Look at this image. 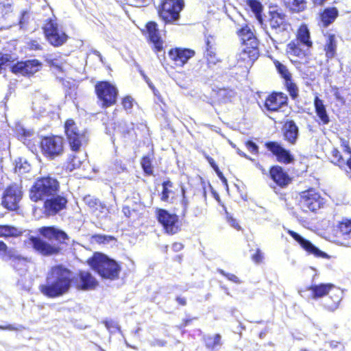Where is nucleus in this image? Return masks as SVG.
I'll return each instance as SVG.
<instances>
[{
  "instance_id": "nucleus-33",
  "label": "nucleus",
  "mask_w": 351,
  "mask_h": 351,
  "mask_svg": "<svg viewBox=\"0 0 351 351\" xmlns=\"http://www.w3.org/2000/svg\"><path fill=\"white\" fill-rule=\"evenodd\" d=\"M333 287L334 285L332 284H320L312 286L310 290L311 291L313 298L317 299L328 294Z\"/></svg>"
},
{
  "instance_id": "nucleus-48",
  "label": "nucleus",
  "mask_w": 351,
  "mask_h": 351,
  "mask_svg": "<svg viewBox=\"0 0 351 351\" xmlns=\"http://www.w3.org/2000/svg\"><path fill=\"white\" fill-rule=\"evenodd\" d=\"M114 238L108 235L96 234L92 237V242L99 244H107L114 241Z\"/></svg>"
},
{
  "instance_id": "nucleus-4",
  "label": "nucleus",
  "mask_w": 351,
  "mask_h": 351,
  "mask_svg": "<svg viewBox=\"0 0 351 351\" xmlns=\"http://www.w3.org/2000/svg\"><path fill=\"white\" fill-rule=\"evenodd\" d=\"M65 133L73 151H77L88 142L87 132L80 130L72 119H68L64 125Z\"/></svg>"
},
{
  "instance_id": "nucleus-19",
  "label": "nucleus",
  "mask_w": 351,
  "mask_h": 351,
  "mask_svg": "<svg viewBox=\"0 0 351 351\" xmlns=\"http://www.w3.org/2000/svg\"><path fill=\"white\" fill-rule=\"evenodd\" d=\"M148 38L157 51H160L163 48V40L161 32L155 22H149L146 25Z\"/></svg>"
},
{
  "instance_id": "nucleus-41",
  "label": "nucleus",
  "mask_w": 351,
  "mask_h": 351,
  "mask_svg": "<svg viewBox=\"0 0 351 351\" xmlns=\"http://www.w3.org/2000/svg\"><path fill=\"white\" fill-rule=\"evenodd\" d=\"M283 2L287 8L294 12H300L305 8L304 0H283Z\"/></svg>"
},
{
  "instance_id": "nucleus-34",
  "label": "nucleus",
  "mask_w": 351,
  "mask_h": 351,
  "mask_svg": "<svg viewBox=\"0 0 351 351\" xmlns=\"http://www.w3.org/2000/svg\"><path fill=\"white\" fill-rule=\"evenodd\" d=\"M298 129L295 123L291 121L285 125V137L291 143H294L297 139Z\"/></svg>"
},
{
  "instance_id": "nucleus-5",
  "label": "nucleus",
  "mask_w": 351,
  "mask_h": 351,
  "mask_svg": "<svg viewBox=\"0 0 351 351\" xmlns=\"http://www.w3.org/2000/svg\"><path fill=\"white\" fill-rule=\"evenodd\" d=\"M184 5L183 0H162L159 10L160 16L166 23H175L178 21Z\"/></svg>"
},
{
  "instance_id": "nucleus-11",
  "label": "nucleus",
  "mask_w": 351,
  "mask_h": 351,
  "mask_svg": "<svg viewBox=\"0 0 351 351\" xmlns=\"http://www.w3.org/2000/svg\"><path fill=\"white\" fill-rule=\"evenodd\" d=\"M300 203L304 211L314 212L321 208L324 202L318 193L314 190H308L302 193Z\"/></svg>"
},
{
  "instance_id": "nucleus-21",
  "label": "nucleus",
  "mask_w": 351,
  "mask_h": 351,
  "mask_svg": "<svg viewBox=\"0 0 351 351\" xmlns=\"http://www.w3.org/2000/svg\"><path fill=\"white\" fill-rule=\"evenodd\" d=\"M267 147L275 156L279 162L283 163H290L293 161V158L289 151L284 149L280 145L275 142H270L266 144Z\"/></svg>"
},
{
  "instance_id": "nucleus-18",
  "label": "nucleus",
  "mask_w": 351,
  "mask_h": 351,
  "mask_svg": "<svg viewBox=\"0 0 351 351\" xmlns=\"http://www.w3.org/2000/svg\"><path fill=\"white\" fill-rule=\"evenodd\" d=\"M194 55L195 51L189 49L176 48L171 49L169 52L170 59L178 66H183Z\"/></svg>"
},
{
  "instance_id": "nucleus-31",
  "label": "nucleus",
  "mask_w": 351,
  "mask_h": 351,
  "mask_svg": "<svg viewBox=\"0 0 351 351\" xmlns=\"http://www.w3.org/2000/svg\"><path fill=\"white\" fill-rule=\"evenodd\" d=\"M304 47L310 49L313 43L310 38V32L306 25H301L298 31L297 39Z\"/></svg>"
},
{
  "instance_id": "nucleus-57",
  "label": "nucleus",
  "mask_w": 351,
  "mask_h": 351,
  "mask_svg": "<svg viewBox=\"0 0 351 351\" xmlns=\"http://www.w3.org/2000/svg\"><path fill=\"white\" fill-rule=\"evenodd\" d=\"M218 271L221 274H222L223 276L226 277L229 280H230L233 282H235V283H240V281H239L238 277L236 276L234 274L226 273L222 269H219Z\"/></svg>"
},
{
  "instance_id": "nucleus-23",
  "label": "nucleus",
  "mask_w": 351,
  "mask_h": 351,
  "mask_svg": "<svg viewBox=\"0 0 351 351\" xmlns=\"http://www.w3.org/2000/svg\"><path fill=\"white\" fill-rule=\"evenodd\" d=\"M39 233L49 240L64 243L68 239L67 234L54 227H43L38 229Z\"/></svg>"
},
{
  "instance_id": "nucleus-51",
  "label": "nucleus",
  "mask_w": 351,
  "mask_h": 351,
  "mask_svg": "<svg viewBox=\"0 0 351 351\" xmlns=\"http://www.w3.org/2000/svg\"><path fill=\"white\" fill-rule=\"evenodd\" d=\"M286 86L287 88L293 98H295L298 94V89L296 85L292 82L291 79L289 80H287Z\"/></svg>"
},
{
  "instance_id": "nucleus-40",
  "label": "nucleus",
  "mask_w": 351,
  "mask_h": 351,
  "mask_svg": "<svg viewBox=\"0 0 351 351\" xmlns=\"http://www.w3.org/2000/svg\"><path fill=\"white\" fill-rule=\"evenodd\" d=\"M337 237L348 235L351 232V219H343L337 226Z\"/></svg>"
},
{
  "instance_id": "nucleus-39",
  "label": "nucleus",
  "mask_w": 351,
  "mask_h": 351,
  "mask_svg": "<svg viewBox=\"0 0 351 351\" xmlns=\"http://www.w3.org/2000/svg\"><path fill=\"white\" fill-rule=\"evenodd\" d=\"M247 5L250 7L252 12L255 14V16L258 21L262 24V11L263 6L261 3L257 0H248Z\"/></svg>"
},
{
  "instance_id": "nucleus-8",
  "label": "nucleus",
  "mask_w": 351,
  "mask_h": 351,
  "mask_svg": "<svg viewBox=\"0 0 351 351\" xmlns=\"http://www.w3.org/2000/svg\"><path fill=\"white\" fill-rule=\"evenodd\" d=\"M63 145V138L58 136H47L40 141V147L43 154L51 158L62 154Z\"/></svg>"
},
{
  "instance_id": "nucleus-45",
  "label": "nucleus",
  "mask_w": 351,
  "mask_h": 351,
  "mask_svg": "<svg viewBox=\"0 0 351 351\" xmlns=\"http://www.w3.org/2000/svg\"><path fill=\"white\" fill-rule=\"evenodd\" d=\"M274 64H275V66H276L278 73L285 80V81L289 80L291 79V74L289 71V70H288V69L287 68L286 66H285L284 64H281L278 61H276L274 62Z\"/></svg>"
},
{
  "instance_id": "nucleus-50",
  "label": "nucleus",
  "mask_w": 351,
  "mask_h": 351,
  "mask_svg": "<svg viewBox=\"0 0 351 351\" xmlns=\"http://www.w3.org/2000/svg\"><path fill=\"white\" fill-rule=\"evenodd\" d=\"M331 154L332 158V162L339 166H342L344 165V160L343 159L340 152L337 149H334L332 151Z\"/></svg>"
},
{
  "instance_id": "nucleus-2",
  "label": "nucleus",
  "mask_w": 351,
  "mask_h": 351,
  "mask_svg": "<svg viewBox=\"0 0 351 351\" xmlns=\"http://www.w3.org/2000/svg\"><path fill=\"white\" fill-rule=\"evenodd\" d=\"M88 264L104 278L114 280L119 277V265L116 261L103 254L95 253L93 258L88 260Z\"/></svg>"
},
{
  "instance_id": "nucleus-36",
  "label": "nucleus",
  "mask_w": 351,
  "mask_h": 351,
  "mask_svg": "<svg viewBox=\"0 0 351 351\" xmlns=\"http://www.w3.org/2000/svg\"><path fill=\"white\" fill-rule=\"evenodd\" d=\"M173 184L170 181L164 182L162 184V191L161 200L170 202L174 197V192L172 190Z\"/></svg>"
},
{
  "instance_id": "nucleus-26",
  "label": "nucleus",
  "mask_w": 351,
  "mask_h": 351,
  "mask_svg": "<svg viewBox=\"0 0 351 351\" xmlns=\"http://www.w3.org/2000/svg\"><path fill=\"white\" fill-rule=\"evenodd\" d=\"M204 59L209 67L216 65L221 62L220 58L216 52V47L214 43L209 39L206 40V49L204 52Z\"/></svg>"
},
{
  "instance_id": "nucleus-47",
  "label": "nucleus",
  "mask_w": 351,
  "mask_h": 351,
  "mask_svg": "<svg viewBox=\"0 0 351 351\" xmlns=\"http://www.w3.org/2000/svg\"><path fill=\"white\" fill-rule=\"evenodd\" d=\"M239 35L241 37V39L243 42L247 40H251L252 39H254V34L251 29V28L246 25L242 27L239 31Z\"/></svg>"
},
{
  "instance_id": "nucleus-10",
  "label": "nucleus",
  "mask_w": 351,
  "mask_h": 351,
  "mask_svg": "<svg viewBox=\"0 0 351 351\" xmlns=\"http://www.w3.org/2000/svg\"><path fill=\"white\" fill-rule=\"evenodd\" d=\"M22 196L21 187L16 184H12L5 190L2 197V205L8 210H16L19 208Z\"/></svg>"
},
{
  "instance_id": "nucleus-25",
  "label": "nucleus",
  "mask_w": 351,
  "mask_h": 351,
  "mask_svg": "<svg viewBox=\"0 0 351 351\" xmlns=\"http://www.w3.org/2000/svg\"><path fill=\"white\" fill-rule=\"evenodd\" d=\"M288 233L308 253L315 256H323L324 255V252L314 246L310 241L302 238L298 233L289 230H288Z\"/></svg>"
},
{
  "instance_id": "nucleus-27",
  "label": "nucleus",
  "mask_w": 351,
  "mask_h": 351,
  "mask_svg": "<svg viewBox=\"0 0 351 351\" xmlns=\"http://www.w3.org/2000/svg\"><path fill=\"white\" fill-rule=\"evenodd\" d=\"M271 178L279 186H284L290 182L287 173L279 166L273 167L270 170Z\"/></svg>"
},
{
  "instance_id": "nucleus-52",
  "label": "nucleus",
  "mask_w": 351,
  "mask_h": 351,
  "mask_svg": "<svg viewBox=\"0 0 351 351\" xmlns=\"http://www.w3.org/2000/svg\"><path fill=\"white\" fill-rule=\"evenodd\" d=\"M141 165L147 174H151L152 173L151 161L149 158L144 157L141 160Z\"/></svg>"
},
{
  "instance_id": "nucleus-15",
  "label": "nucleus",
  "mask_w": 351,
  "mask_h": 351,
  "mask_svg": "<svg viewBox=\"0 0 351 351\" xmlns=\"http://www.w3.org/2000/svg\"><path fill=\"white\" fill-rule=\"evenodd\" d=\"M258 57V50L256 47H250L247 45L243 47L242 51L236 56L237 64L239 66L248 67Z\"/></svg>"
},
{
  "instance_id": "nucleus-29",
  "label": "nucleus",
  "mask_w": 351,
  "mask_h": 351,
  "mask_svg": "<svg viewBox=\"0 0 351 351\" xmlns=\"http://www.w3.org/2000/svg\"><path fill=\"white\" fill-rule=\"evenodd\" d=\"M325 51L326 56L328 58L335 57L338 43V37L335 34H329L326 36Z\"/></svg>"
},
{
  "instance_id": "nucleus-37",
  "label": "nucleus",
  "mask_w": 351,
  "mask_h": 351,
  "mask_svg": "<svg viewBox=\"0 0 351 351\" xmlns=\"http://www.w3.org/2000/svg\"><path fill=\"white\" fill-rule=\"evenodd\" d=\"M80 276L84 289H92L97 285L96 280L90 273L87 271H81Z\"/></svg>"
},
{
  "instance_id": "nucleus-9",
  "label": "nucleus",
  "mask_w": 351,
  "mask_h": 351,
  "mask_svg": "<svg viewBox=\"0 0 351 351\" xmlns=\"http://www.w3.org/2000/svg\"><path fill=\"white\" fill-rule=\"evenodd\" d=\"M157 218L168 234H175L181 229V223L176 214H171L164 209H158Z\"/></svg>"
},
{
  "instance_id": "nucleus-44",
  "label": "nucleus",
  "mask_w": 351,
  "mask_h": 351,
  "mask_svg": "<svg viewBox=\"0 0 351 351\" xmlns=\"http://www.w3.org/2000/svg\"><path fill=\"white\" fill-rule=\"evenodd\" d=\"M14 169L16 173L19 174H23L29 171L30 165L25 160L19 158V160H16Z\"/></svg>"
},
{
  "instance_id": "nucleus-38",
  "label": "nucleus",
  "mask_w": 351,
  "mask_h": 351,
  "mask_svg": "<svg viewBox=\"0 0 351 351\" xmlns=\"http://www.w3.org/2000/svg\"><path fill=\"white\" fill-rule=\"evenodd\" d=\"M338 12L336 8H328L324 10L321 15L322 21L324 26L332 23L337 16Z\"/></svg>"
},
{
  "instance_id": "nucleus-61",
  "label": "nucleus",
  "mask_w": 351,
  "mask_h": 351,
  "mask_svg": "<svg viewBox=\"0 0 351 351\" xmlns=\"http://www.w3.org/2000/svg\"><path fill=\"white\" fill-rule=\"evenodd\" d=\"M114 168H115V171H117V173L121 172V171H123L125 169V167H124V165H123L121 164V162H116L114 163Z\"/></svg>"
},
{
  "instance_id": "nucleus-24",
  "label": "nucleus",
  "mask_w": 351,
  "mask_h": 351,
  "mask_svg": "<svg viewBox=\"0 0 351 351\" xmlns=\"http://www.w3.org/2000/svg\"><path fill=\"white\" fill-rule=\"evenodd\" d=\"M329 296L324 300V306L328 311L336 310L343 297V291L334 286L328 293Z\"/></svg>"
},
{
  "instance_id": "nucleus-54",
  "label": "nucleus",
  "mask_w": 351,
  "mask_h": 351,
  "mask_svg": "<svg viewBox=\"0 0 351 351\" xmlns=\"http://www.w3.org/2000/svg\"><path fill=\"white\" fill-rule=\"evenodd\" d=\"M181 192L182 195V199L181 201V205L182 206V213L183 215H185L189 206V200L185 195L186 191L183 186L181 187Z\"/></svg>"
},
{
  "instance_id": "nucleus-46",
  "label": "nucleus",
  "mask_w": 351,
  "mask_h": 351,
  "mask_svg": "<svg viewBox=\"0 0 351 351\" xmlns=\"http://www.w3.org/2000/svg\"><path fill=\"white\" fill-rule=\"evenodd\" d=\"M206 345L209 348H216L221 345V336L215 335L213 337H208L206 339Z\"/></svg>"
},
{
  "instance_id": "nucleus-43",
  "label": "nucleus",
  "mask_w": 351,
  "mask_h": 351,
  "mask_svg": "<svg viewBox=\"0 0 351 351\" xmlns=\"http://www.w3.org/2000/svg\"><path fill=\"white\" fill-rule=\"evenodd\" d=\"M21 231L13 226H0V237H16Z\"/></svg>"
},
{
  "instance_id": "nucleus-3",
  "label": "nucleus",
  "mask_w": 351,
  "mask_h": 351,
  "mask_svg": "<svg viewBox=\"0 0 351 351\" xmlns=\"http://www.w3.org/2000/svg\"><path fill=\"white\" fill-rule=\"evenodd\" d=\"M59 189V183L51 177L38 178L30 189L29 197L34 202L53 197Z\"/></svg>"
},
{
  "instance_id": "nucleus-30",
  "label": "nucleus",
  "mask_w": 351,
  "mask_h": 351,
  "mask_svg": "<svg viewBox=\"0 0 351 351\" xmlns=\"http://www.w3.org/2000/svg\"><path fill=\"white\" fill-rule=\"evenodd\" d=\"M0 10H2L8 18V23L1 28H9L12 26L15 22L13 20L14 15L12 13V1L11 0H0Z\"/></svg>"
},
{
  "instance_id": "nucleus-42",
  "label": "nucleus",
  "mask_w": 351,
  "mask_h": 351,
  "mask_svg": "<svg viewBox=\"0 0 351 351\" xmlns=\"http://www.w3.org/2000/svg\"><path fill=\"white\" fill-rule=\"evenodd\" d=\"M12 264L16 269H21L26 265V259L20 255L12 254L11 251L8 252Z\"/></svg>"
},
{
  "instance_id": "nucleus-28",
  "label": "nucleus",
  "mask_w": 351,
  "mask_h": 351,
  "mask_svg": "<svg viewBox=\"0 0 351 351\" xmlns=\"http://www.w3.org/2000/svg\"><path fill=\"white\" fill-rule=\"evenodd\" d=\"M314 106L317 116L319 119V123L327 125L330 123V118L327 114L326 106L324 101L320 99L317 96L314 99Z\"/></svg>"
},
{
  "instance_id": "nucleus-64",
  "label": "nucleus",
  "mask_w": 351,
  "mask_h": 351,
  "mask_svg": "<svg viewBox=\"0 0 351 351\" xmlns=\"http://www.w3.org/2000/svg\"><path fill=\"white\" fill-rule=\"evenodd\" d=\"M345 151L350 155V158L347 160V165L351 170V149L348 145L345 146Z\"/></svg>"
},
{
  "instance_id": "nucleus-56",
  "label": "nucleus",
  "mask_w": 351,
  "mask_h": 351,
  "mask_svg": "<svg viewBox=\"0 0 351 351\" xmlns=\"http://www.w3.org/2000/svg\"><path fill=\"white\" fill-rule=\"evenodd\" d=\"M245 146L248 151L252 154H256L258 152V146L252 141H248L245 143Z\"/></svg>"
},
{
  "instance_id": "nucleus-55",
  "label": "nucleus",
  "mask_w": 351,
  "mask_h": 351,
  "mask_svg": "<svg viewBox=\"0 0 351 351\" xmlns=\"http://www.w3.org/2000/svg\"><path fill=\"white\" fill-rule=\"evenodd\" d=\"M134 104V99L130 96L125 97L122 100V105L126 110H130Z\"/></svg>"
},
{
  "instance_id": "nucleus-53",
  "label": "nucleus",
  "mask_w": 351,
  "mask_h": 351,
  "mask_svg": "<svg viewBox=\"0 0 351 351\" xmlns=\"http://www.w3.org/2000/svg\"><path fill=\"white\" fill-rule=\"evenodd\" d=\"M105 326L110 332H115L116 331H121L119 324L114 321L105 322Z\"/></svg>"
},
{
  "instance_id": "nucleus-20",
  "label": "nucleus",
  "mask_w": 351,
  "mask_h": 351,
  "mask_svg": "<svg viewBox=\"0 0 351 351\" xmlns=\"http://www.w3.org/2000/svg\"><path fill=\"white\" fill-rule=\"evenodd\" d=\"M287 97L282 93H273L267 97L265 108L269 111H277L287 104Z\"/></svg>"
},
{
  "instance_id": "nucleus-6",
  "label": "nucleus",
  "mask_w": 351,
  "mask_h": 351,
  "mask_svg": "<svg viewBox=\"0 0 351 351\" xmlns=\"http://www.w3.org/2000/svg\"><path fill=\"white\" fill-rule=\"evenodd\" d=\"M95 91L104 108H108L116 103L118 90L108 82H100L95 85Z\"/></svg>"
},
{
  "instance_id": "nucleus-35",
  "label": "nucleus",
  "mask_w": 351,
  "mask_h": 351,
  "mask_svg": "<svg viewBox=\"0 0 351 351\" xmlns=\"http://www.w3.org/2000/svg\"><path fill=\"white\" fill-rule=\"evenodd\" d=\"M69 160L67 169L72 171L75 169L80 168L86 161V155L84 153L77 152L71 156Z\"/></svg>"
},
{
  "instance_id": "nucleus-7",
  "label": "nucleus",
  "mask_w": 351,
  "mask_h": 351,
  "mask_svg": "<svg viewBox=\"0 0 351 351\" xmlns=\"http://www.w3.org/2000/svg\"><path fill=\"white\" fill-rule=\"evenodd\" d=\"M45 37L49 43L58 47L63 45L67 40V36L57 23L56 19H49L43 27Z\"/></svg>"
},
{
  "instance_id": "nucleus-14",
  "label": "nucleus",
  "mask_w": 351,
  "mask_h": 351,
  "mask_svg": "<svg viewBox=\"0 0 351 351\" xmlns=\"http://www.w3.org/2000/svg\"><path fill=\"white\" fill-rule=\"evenodd\" d=\"M269 24L270 27L275 31L276 34L288 32L291 26L288 23L286 15L282 12L277 10L270 11Z\"/></svg>"
},
{
  "instance_id": "nucleus-59",
  "label": "nucleus",
  "mask_w": 351,
  "mask_h": 351,
  "mask_svg": "<svg viewBox=\"0 0 351 351\" xmlns=\"http://www.w3.org/2000/svg\"><path fill=\"white\" fill-rule=\"evenodd\" d=\"M263 254L260 250H257L256 253L252 256V259L255 263H260L263 259Z\"/></svg>"
},
{
  "instance_id": "nucleus-17",
  "label": "nucleus",
  "mask_w": 351,
  "mask_h": 351,
  "mask_svg": "<svg viewBox=\"0 0 351 351\" xmlns=\"http://www.w3.org/2000/svg\"><path fill=\"white\" fill-rule=\"evenodd\" d=\"M66 199L62 196L55 195L45 199V210L47 215H53L63 209L66 204Z\"/></svg>"
},
{
  "instance_id": "nucleus-32",
  "label": "nucleus",
  "mask_w": 351,
  "mask_h": 351,
  "mask_svg": "<svg viewBox=\"0 0 351 351\" xmlns=\"http://www.w3.org/2000/svg\"><path fill=\"white\" fill-rule=\"evenodd\" d=\"M14 131L18 138L27 145H28V141L34 136V132L32 130L25 128L20 123L16 125Z\"/></svg>"
},
{
  "instance_id": "nucleus-58",
  "label": "nucleus",
  "mask_w": 351,
  "mask_h": 351,
  "mask_svg": "<svg viewBox=\"0 0 351 351\" xmlns=\"http://www.w3.org/2000/svg\"><path fill=\"white\" fill-rule=\"evenodd\" d=\"M84 202H86V204H88L90 208H94L95 207L97 204H98V202L96 199H94L93 197H92L91 196H86L84 197Z\"/></svg>"
},
{
  "instance_id": "nucleus-63",
  "label": "nucleus",
  "mask_w": 351,
  "mask_h": 351,
  "mask_svg": "<svg viewBox=\"0 0 351 351\" xmlns=\"http://www.w3.org/2000/svg\"><path fill=\"white\" fill-rule=\"evenodd\" d=\"M27 18H28L27 13L23 12L22 14V16H21L20 21H19V24L21 27H23L25 25Z\"/></svg>"
},
{
  "instance_id": "nucleus-49",
  "label": "nucleus",
  "mask_w": 351,
  "mask_h": 351,
  "mask_svg": "<svg viewBox=\"0 0 351 351\" xmlns=\"http://www.w3.org/2000/svg\"><path fill=\"white\" fill-rule=\"evenodd\" d=\"M12 62V58L10 55L0 53V73L2 70L5 69L7 66L11 68L10 63Z\"/></svg>"
},
{
  "instance_id": "nucleus-22",
  "label": "nucleus",
  "mask_w": 351,
  "mask_h": 351,
  "mask_svg": "<svg viewBox=\"0 0 351 351\" xmlns=\"http://www.w3.org/2000/svg\"><path fill=\"white\" fill-rule=\"evenodd\" d=\"M34 248L43 255H52L57 254L60 247L56 245H50L41 240L40 238L33 237L31 239Z\"/></svg>"
},
{
  "instance_id": "nucleus-13",
  "label": "nucleus",
  "mask_w": 351,
  "mask_h": 351,
  "mask_svg": "<svg viewBox=\"0 0 351 351\" xmlns=\"http://www.w3.org/2000/svg\"><path fill=\"white\" fill-rule=\"evenodd\" d=\"M42 68V63L36 59L18 62L11 66L12 71L24 76L33 75Z\"/></svg>"
},
{
  "instance_id": "nucleus-1",
  "label": "nucleus",
  "mask_w": 351,
  "mask_h": 351,
  "mask_svg": "<svg viewBox=\"0 0 351 351\" xmlns=\"http://www.w3.org/2000/svg\"><path fill=\"white\" fill-rule=\"evenodd\" d=\"M71 280L69 270L62 266H55L48 271L46 282L40 285L39 289L49 298H57L69 291Z\"/></svg>"
},
{
  "instance_id": "nucleus-12",
  "label": "nucleus",
  "mask_w": 351,
  "mask_h": 351,
  "mask_svg": "<svg viewBox=\"0 0 351 351\" xmlns=\"http://www.w3.org/2000/svg\"><path fill=\"white\" fill-rule=\"evenodd\" d=\"M309 49L302 46L298 40H292L287 45L286 52L292 62L300 64L306 61Z\"/></svg>"
},
{
  "instance_id": "nucleus-62",
  "label": "nucleus",
  "mask_w": 351,
  "mask_h": 351,
  "mask_svg": "<svg viewBox=\"0 0 351 351\" xmlns=\"http://www.w3.org/2000/svg\"><path fill=\"white\" fill-rule=\"evenodd\" d=\"M207 161L210 165V166L213 168L215 171H218V166L216 165L215 160L211 157L206 156Z\"/></svg>"
},
{
  "instance_id": "nucleus-60",
  "label": "nucleus",
  "mask_w": 351,
  "mask_h": 351,
  "mask_svg": "<svg viewBox=\"0 0 351 351\" xmlns=\"http://www.w3.org/2000/svg\"><path fill=\"white\" fill-rule=\"evenodd\" d=\"M228 221L229 224L234 229H236L237 230L241 229V227L239 225V223L237 222L236 219H233L232 217H228Z\"/></svg>"
},
{
  "instance_id": "nucleus-16",
  "label": "nucleus",
  "mask_w": 351,
  "mask_h": 351,
  "mask_svg": "<svg viewBox=\"0 0 351 351\" xmlns=\"http://www.w3.org/2000/svg\"><path fill=\"white\" fill-rule=\"evenodd\" d=\"M46 62L50 66L53 71L58 75L67 71L69 65L64 56L60 54H47L45 56Z\"/></svg>"
}]
</instances>
